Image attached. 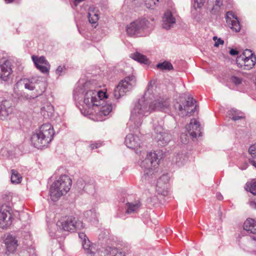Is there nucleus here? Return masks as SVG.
Listing matches in <instances>:
<instances>
[{"instance_id": "1", "label": "nucleus", "mask_w": 256, "mask_h": 256, "mask_svg": "<svg viewBox=\"0 0 256 256\" xmlns=\"http://www.w3.org/2000/svg\"><path fill=\"white\" fill-rule=\"evenodd\" d=\"M82 101L80 110L84 116L98 114L107 116L112 110V104L103 106L106 93L97 88L91 81L84 83L82 89Z\"/></svg>"}, {"instance_id": "2", "label": "nucleus", "mask_w": 256, "mask_h": 256, "mask_svg": "<svg viewBox=\"0 0 256 256\" xmlns=\"http://www.w3.org/2000/svg\"><path fill=\"white\" fill-rule=\"evenodd\" d=\"M148 102L143 97L138 100L132 111L130 125L132 128H139L142 124V118L146 116L152 111Z\"/></svg>"}, {"instance_id": "3", "label": "nucleus", "mask_w": 256, "mask_h": 256, "mask_svg": "<svg viewBox=\"0 0 256 256\" xmlns=\"http://www.w3.org/2000/svg\"><path fill=\"white\" fill-rule=\"evenodd\" d=\"M140 166L144 170L143 178L150 180L158 176L159 160L157 154L154 152H150L147 154L144 160L140 162Z\"/></svg>"}, {"instance_id": "4", "label": "nucleus", "mask_w": 256, "mask_h": 256, "mask_svg": "<svg viewBox=\"0 0 256 256\" xmlns=\"http://www.w3.org/2000/svg\"><path fill=\"white\" fill-rule=\"evenodd\" d=\"M72 186V180L66 175L61 176L52 184L50 190V196L54 202L57 201L60 196L66 194Z\"/></svg>"}, {"instance_id": "5", "label": "nucleus", "mask_w": 256, "mask_h": 256, "mask_svg": "<svg viewBox=\"0 0 256 256\" xmlns=\"http://www.w3.org/2000/svg\"><path fill=\"white\" fill-rule=\"evenodd\" d=\"M54 134V129H36L31 136V144L38 149L47 148Z\"/></svg>"}, {"instance_id": "6", "label": "nucleus", "mask_w": 256, "mask_h": 256, "mask_svg": "<svg viewBox=\"0 0 256 256\" xmlns=\"http://www.w3.org/2000/svg\"><path fill=\"white\" fill-rule=\"evenodd\" d=\"M16 87L18 88L24 87L26 89L30 90L36 89V92L31 96L32 98H34L42 95L46 90V84L44 82L40 80L37 81L35 78H23L20 80L16 82Z\"/></svg>"}, {"instance_id": "7", "label": "nucleus", "mask_w": 256, "mask_h": 256, "mask_svg": "<svg viewBox=\"0 0 256 256\" xmlns=\"http://www.w3.org/2000/svg\"><path fill=\"white\" fill-rule=\"evenodd\" d=\"M149 22L144 18L136 20L126 27V34L131 36H142L148 33Z\"/></svg>"}, {"instance_id": "8", "label": "nucleus", "mask_w": 256, "mask_h": 256, "mask_svg": "<svg viewBox=\"0 0 256 256\" xmlns=\"http://www.w3.org/2000/svg\"><path fill=\"white\" fill-rule=\"evenodd\" d=\"M56 226L65 231L72 232L83 228L82 222L72 216L62 218L57 222Z\"/></svg>"}, {"instance_id": "9", "label": "nucleus", "mask_w": 256, "mask_h": 256, "mask_svg": "<svg viewBox=\"0 0 256 256\" xmlns=\"http://www.w3.org/2000/svg\"><path fill=\"white\" fill-rule=\"evenodd\" d=\"M136 84V79L134 76H126L122 80L115 88L114 92V96L118 99L121 96L132 90Z\"/></svg>"}, {"instance_id": "10", "label": "nucleus", "mask_w": 256, "mask_h": 256, "mask_svg": "<svg viewBox=\"0 0 256 256\" xmlns=\"http://www.w3.org/2000/svg\"><path fill=\"white\" fill-rule=\"evenodd\" d=\"M236 63L238 66L244 70H250L256 64V56L248 50H246L236 59Z\"/></svg>"}, {"instance_id": "11", "label": "nucleus", "mask_w": 256, "mask_h": 256, "mask_svg": "<svg viewBox=\"0 0 256 256\" xmlns=\"http://www.w3.org/2000/svg\"><path fill=\"white\" fill-rule=\"evenodd\" d=\"M178 114L181 116L191 115L195 111H197L196 101L192 97L188 96L184 103L182 104L177 103L174 106Z\"/></svg>"}, {"instance_id": "12", "label": "nucleus", "mask_w": 256, "mask_h": 256, "mask_svg": "<svg viewBox=\"0 0 256 256\" xmlns=\"http://www.w3.org/2000/svg\"><path fill=\"white\" fill-rule=\"evenodd\" d=\"M10 206L2 205L0 209V228H6L12 224V215Z\"/></svg>"}, {"instance_id": "13", "label": "nucleus", "mask_w": 256, "mask_h": 256, "mask_svg": "<svg viewBox=\"0 0 256 256\" xmlns=\"http://www.w3.org/2000/svg\"><path fill=\"white\" fill-rule=\"evenodd\" d=\"M13 72L11 62L8 60L0 62V80L8 81Z\"/></svg>"}, {"instance_id": "14", "label": "nucleus", "mask_w": 256, "mask_h": 256, "mask_svg": "<svg viewBox=\"0 0 256 256\" xmlns=\"http://www.w3.org/2000/svg\"><path fill=\"white\" fill-rule=\"evenodd\" d=\"M150 106L152 110L166 112L170 110V102L166 98L160 96L150 104Z\"/></svg>"}, {"instance_id": "15", "label": "nucleus", "mask_w": 256, "mask_h": 256, "mask_svg": "<svg viewBox=\"0 0 256 256\" xmlns=\"http://www.w3.org/2000/svg\"><path fill=\"white\" fill-rule=\"evenodd\" d=\"M32 60L36 68L42 73H48L50 68V65L45 57L41 56L38 57L33 56Z\"/></svg>"}, {"instance_id": "16", "label": "nucleus", "mask_w": 256, "mask_h": 256, "mask_svg": "<svg viewBox=\"0 0 256 256\" xmlns=\"http://www.w3.org/2000/svg\"><path fill=\"white\" fill-rule=\"evenodd\" d=\"M228 26L233 31L238 32L240 30V22L237 16L232 12H228L225 16Z\"/></svg>"}, {"instance_id": "17", "label": "nucleus", "mask_w": 256, "mask_h": 256, "mask_svg": "<svg viewBox=\"0 0 256 256\" xmlns=\"http://www.w3.org/2000/svg\"><path fill=\"white\" fill-rule=\"evenodd\" d=\"M82 247L87 256H99L101 250H98L96 244H91L89 240L82 241Z\"/></svg>"}, {"instance_id": "18", "label": "nucleus", "mask_w": 256, "mask_h": 256, "mask_svg": "<svg viewBox=\"0 0 256 256\" xmlns=\"http://www.w3.org/2000/svg\"><path fill=\"white\" fill-rule=\"evenodd\" d=\"M12 112V104L10 101L4 100L0 101V119L4 120Z\"/></svg>"}, {"instance_id": "19", "label": "nucleus", "mask_w": 256, "mask_h": 256, "mask_svg": "<svg viewBox=\"0 0 256 256\" xmlns=\"http://www.w3.org/2000/svg\"><path fill=\"white\" fill-rule=\"evenodd\" d=\"M170 180V177L167 174H162L157 180L156 190L158 194L162 195L167 194L168 183Z\"/></svg>"}, {"instance_id": "20", "label": "nucleus", "mask_w": 256, "mask_h": 256, "mask_svg": "<svg viewBox=\"0 0 256 256\" xmlns=\"http://www.w3.org/2000/svg\"><path fill=\"white\" fill-rule=\"evenodd\" d=\"M175 23L176 18L172 12L170 10L166 11L162 16V28L166 30H169L173 26Z\"/></svg>"}, {"instance_id": "21", "label": "nucleus", "mask_w": 256, "mask_h": 256, "mask_svg": "<svg viewBox=\"0 0 256 256\" xmlns=\"http://www.w3.org/2000/svg\"><path fill=\"white\" fill-rule=\"evenodd\" d=\"M124 142L128 148L134 150L137 149L140 146L139 138L132 134H129L126 136Z\"/></svg>"}, {"instance_id": "22", "label": "nucleus", "mask_w": 256, "mask_h": 256, "mask_svg": "<svg viewBox=\"0 0 256 256\" xmlns=\"http://www.w3.org/2000/svg\"><path fill=\"white\" fill-rule=\"evenodd\" d=\"M188 134L192 138H196L198 135V137L202 136L200 129H186V132H182L180 135V140L182 143L185 144L188 142Z\"/></svg>"}, {"instance_id": "23", "label": "nucleus", "mask_w": 256, "mask_h": 256, "mask_svg": "<svg viewBox=\"0 0 256 256\" xmlns=\"http://www.w3.org/2000/svg\"><path fill=\"white\" fill-rule=\"evenodd\" d=\"M99 256H125V253L121 250H118L114 246H108L102 248L100 254L98 253Z\"/></svg>"}, {"instance_id": "24", "label": "nucleus", "mask_w": 256, "mask_h": 256, "mask_svg": "<svg viewBox=\"0 0 256 256\" xmlns=\"http://www.w3.org/2000/svg\"><path fill=\"white\" fill-rule=\"evenodd\" d=\"M17 240L15 238L12 236H8L6 238L4 243L6 246V254L8 255L10 254L14 253L18 246Z\"/></svg>"}, {"instance_id": "25", "label": "nucleus", "mask_w": 256, "mask_h": 256, "mask_svg": "<svg viewBox=\"0 0 256 256\" xmlns=\"http://www.w3.org/2000/svg\"><path fill=\"white\" fill-rule=\"evenodd\" d=\"M170 135L166 132L164 129H158L155 139L158 142H160V144L166 145L170 141Z\"/></svg>"}, {"instance_id": "26", "label": "nucleus", "mask_w": 256, "mask_h": 256, "mask_svg": "<svg viewBox=\"0 0 256 256\" xmlns=\"http://www.w3.org/2000/svg\"><path fill=\"white\" fill-rule=\"evenodd\" d=\"M141 207V204L138 200L132 202H127L126 204V213L134 214L138 213Z\"/></svg>"}, {"instance_id": "27", "label": "nucleus", "mask_w": 256, "mask_h": 256, "mask_svg": "<svg viewBox=\"0 0 256 256\" xmlns=\"http://www.w3.org/2000/svg\"><path fill=\"white\" fill-rule=\"evenodd\" d=\"M228 117L232 118L234 121L238 120H245L244 114L240 110H236L234 108H232L228 112Z\"/></svg>"}, {"instance_id": "28", "label": "nucleus", "mask_w": 256, "mask_h": 256, "mask_svg": "<svg viewBox=\"0 0 256 256\" xmlns=\"http://www.w3.org/2000/svg\"><path fill=\"white\" fill-rule=\"evenodd\" d=\"M88 18L89 22L96 28L97 26L96 23L99 19L98 12L94 8H90L88 10Z\"/></svg>"}, {"instance_id": "29", "label": "nucleus", "mask_w": 256, "mask_h": 256, "mask_svg": "<svg viewBox=\"0 0 256 256\" xmlns=\"http://www.w3.org/2000/svg\"><path fill=\"white\" fill-rule=\"evenodd\" d=\"M244 228L247 232L256 234V220L252 218L247 219L244 224Z\"/></svg>"}, {"instance_id": "30", "label": "nucleus", "mask_w": 256, "mask_h": 256, "mask_svg": "<svg viewBox=\"0 0 256 256\" xmlns=\"http://www.w3.org/2000/svg\"><path fill=\"white\" fill-rule=\"evenodd\" d=\"M54 113V108L52 105L48 104L41 110V114L46 118H51Z\"/></svg>"}, {"instance_id": "31", "label": "nucleus", "mask_w": 256, "mask_h": 256, "mask_svg": "<svg viewBox=\"0 0 256 256\" xmlns=\"http://www.w3.org/2000/svg\"><path fill=\"white\" fill-rule=\"evenodd\" d=\"M186 160V157L183 153H178L172 158V162L180 166L184 165Z\"/></svg>"}, {"instance_id": "32", "label": "nucleus", "mask_w": 256, "mask_h": 256, "mask_svg": "<svg viewBox=\"0 0 256 256\" xmlns=\"http://www.w3.org/2000/svg\"><path fill=\"white\" fill-rule=\"evenodd\" d=\"M131 58L140 63L147 64L148 62V59L145 56L138 52L132 54Z\"/></svg>"}, {"instance_id": "33", "label": "nucleus", "mask_w": 256, "mask_h": 256, "mask_svg": "<svg viewBox=\"0 0 256 256\" xmlns=\"http://www.w3.org/2000/svg\"><path fill=\"white\" fill-rule=\"evenodd\" d=\"M223 0H208L209 5L212 6V10L218 11L220 6H222Z\"/></svg>"}, {"instance_id": "34", "label": "nucleus", "mask_w": 256, "mask_h": 256, "mask_svg": "<svg viewBox=\"0 0 256 256\" xmlns=\"http://www.w3.org/2000/svg\"><path fill=\"white\" fill-rule=\"evenodd\" d=\"M11 182L13 184H18L20 183L22 180V176L18 173V172L14 170H11Z\"/></svg>"}, {"instance_id": "35", "label": "nucleus", "mask_w": 256, "mask_h": 256, "mask_svg": "<svg viewBox=\"0 0 256 256\" xmlns=\"http://www.w3.org/2000/svg\"><path fill=\"white\" fill-rule=\"evenodd\" d=\"M156 66L160 70H170L173 68L172 64L166 61L163 62L158 63Z\"/></svg>"}, {"instance_id": "36", "label": "nucleus", "mask_w": 256, "mask_h": 256, "mask_svg": "<svg viewBox=\"0 0 256 256\" xmlns=\"http://www.w3.org/2000/svg\"><path fill=\"white\" fill-rule=\"evenodd\" d=\"M247 187L252 194L256 195V178L253 179L250 182L248 183Z\"/></svg>"}, {"instance_id": "37", "label": "nucleus", "mask_w": 256, "mask_h": 256, "mask_svg": "<svg viewBox=\"0 0 256 256\" xmlns=\"http://www.w3.org/2000/svg\"><path fill=\"white\" fill-rule=\"evenodd\" d=\"M204 126L198 119L192 118L191 120L188 128H199Z\"/></svg>"}, {"instance_id": "38", "label": "nucleus", "mask_w": 256, "mask_h": 256, "mask_svg": "<svg viewBox=\"0 0 256 256\" xmlns=\"http://www.w3.org/2000/svg\"><path fill=\"white\" fill-rule=\"evenodd\" d=\"M144 6L148 8L154 9L156 5V3L158 2L159 0H143Z\"/></svg>"}, {"instance_id": "39", "label": "nucleus", "mask_w": 256, "mask_h": 256, "mask_svg": "<svg viewBox=\"0 0 256 256\" xmlns=\"http://www.w3.org/2000/svg\"><path fill=\"white\" fill-rule=\"evenodd\" d=\"M205 2V0H194V10L192 12L194 13V10H196L197 8H201Z\"/></svg>"}, {"instance_id": "40", "label": "nucleus", "mask_w": 256, "mask_h": 256, "mask_svg": "<svg viewBox=\"0 0 256 256\" xmlns=\"http://www.w3.org/2000/svg\"><path fill=\"white\" fill-rule=\"evenodd\" d=\"M248 152L250 155L253 157L256 158V144L252 145L248 149Z\"/></svg>"}, {"instance_id": "41", "label": "nucleus", "mask_w": 256, "mask_h": 256, "mask_svg": "<svg viewBox=\"0 0 256 256\" xmlns=\"http://www.w3.org/2000/svg\"><path fill=\"white\" fill-rule=\"evenodd\" d=\"M230 80L232 82L234 83L235 84L238 85V84H241L242 80V78H238V76H232L230 78Z\"/></svg>"}, {"instance_id": "42", "label": "nucleus", "mask_w": 256, "mask_h": 256, "mask_svg": "<svg viewBox=\"0 0 256 256\" xmlns=\"http://www.w3.org/2000/svg\"><path fill=\"white\" fill-rule=\"evenodd\" d=\"M213 40L215 42L214 46L216 47H218L220 44L222 45L224 42V40L220 38H218L216 36L213 37Z\"/></svg>"}, {"instance_id": "43", "label": "nucleus", "mask_w": 256, "mask_h": 256, "mask_svg": "<svg viewBox=\"0 0 256 256\" xmlns=\"http://www.w3.org/2000/svg\"><path fill=\"white\" fill-rule=\"evenodd\" d=\"M66 70V68L64 66H58V68H57L56 72L57 74H58V76H60L62 74V72H64V70Z\"/></svg>"}, {"instance_id": "44", "label": "nucleus", "mask_w": 256, "mask_h": 256, "mask_svg": "<svg viewBox=\"0 0 256 256\" xmlns=\"http://www.w3.org/2000/svg\"><path fill=\"white\" fill-rule=\"evenodd\" d=\"M228 49H230L229 53L231 56H234L239 54L238 51L236 49L230 48H228Z\"/></svg>"}, {"instance_id": "45", "label": "nucleus", "mask_w": 256, "mask_h": 256, "mask_svg": "<svg viewBox=\"0 0 256 256\" xmlns=\"http://www.w3.org/2000/svg\"><path fill=\"white\" fill-rule=\"evenodd\" d=\"M158 124H154V128H160L164 126V121L162 120H160V121L158 120Z\"/></svg>"}, {"instance_id": "46", "label": "nucleus", "mask_w": 256, "mask_h": 256, "mask_svg": "<svg viewBox=\"0 0 256 256\" xmlns=\"http://www.w3.org/2000/svg\"><path fill=\"white\" fill-rule=\"evenodd\" d=\"M79 238L82 240H88L86 235L84 233L81 232L78 234Z\"/></svg>"}, {"instance_id": "47", "label": "nucleus", "mask_w": 256, "mask_h": 256, "mask_svg": "<svg viewBox=\"0 0 256 256\" xmlns=\"http://www.w3.org/2000/svg\"><path fill=\"white\" fill-rule=\"evenodd\" d=\"M101 144L99 143L92 144L90 145L92 149L96 148L100 146Z\"/></svg>"}, {"instance_id": "48", "label": "nucleus", "mask_w": 256, "mask_h": 256, "mask_svg": "<svg viewBox=\"0 0 256 256\" xmlns=\"http://www.w3.org/2000/svg\"><path fill=\"white\" fill-rule=\"evenodd\" d=\"M42 126L43 127V128H44L45 127H48V128H53V126H52L51 124L50 123H45L43 124Z\"/></svg>"}, {"instance_id": "49", "label": "nucleus", "mask_w": 256, "mask_h": 256, "mask_svg": "<svg viewBox=\"0 0 256 256\" xmlns=\"http://www.w3.org/2000/svg\"><path fill=\"white\" fill-rule=\"evenodd\" d=\"M250 205L252 208L256 210V203L254 202L250 201Z\"/></svg>"}, {"instance_id": "50", "label": "nucleus", "mask_w": 256, "mask_h": 256, "mask_svg": "<svg viewBox=\"0 0 256 256\" xmlns=\"http://www.w3.org/2000/svg\"><path fill=\"white\" fill-rule=\"evenodd\" d=\"M216 198L218 200H222V198H223L222 195L220 193V192L216 193Z\"/></svg>"}, {"instance_id": "51", "label": "nucleus", "mask_w": 256, "mask_h": 256, "mask_svg": "<svg viewBox=\"0 0 256 256\" xmlns=\"http://www.w3.org/2000/svg\"><path fill=\"white\" fill-rule=\"evenodd\" d=\"M84 0H74V4L76 6H78L80 2L84 1Z\"/></svg>"}, {"instance_id": "52", "label": "nucleus", "mask_w": 256, "mask_h": 256, "mask_svg": "<svg viewBox=\"0 0 256 256\" xmlns=\"http://www.w3.org/2000/svg\"><path fill=\"white\" fill-rule=\"evenodd\" d=\"M78 91V90H74V96L75 100H76L77 98L78 99V95L76 94V92H77Z\"/></svg>"}, {"instance_id": "53", "label": "nucleus", "mask_w": 256, "mask_h": 256, "mask_svg": "<svg viewBox=\"0 0 256 256\" xmlns=\"http://www.w3.org/2000/svg\"><path fill=\"white\" fill-rule=\"evenodd\" d=\"M218 216L220 217V220L222 221V212L221 211H220L218 212Z\"/></svg>"}, {"instance_id": "54", "label": "nucleus", "mask_w": 256, "mask_h": 256, "mask_svg": "<svg viewBox=\"0 0 256 256\" xmlns=\"http://www.w3.org/2000/svg\"><path fill=\"white\" fill-rule=\"evenodd\" d=\"M250 163L253 165L256 166V162L254 160L250 161Z\"/></svg>"}, {"instance_id": "55", "label": "nucleus", "mask_w": 256, "mask_h": 256, "mask_svg": "<svg viewBox=\"0 0 256 256\" xmlns=\"http://www.w3.org/2000/svg\"><path fill=\"white\" fill-rule=\"evenodd\" d=\"M6 3H11L14 0H4Z\"/></svg>"}, {"instance_id": "56", "label": "nucleus", "mask_w": 256, "mask_h": 256, "mask_svg": "<svg viewBox=\"0 0 256 256\" xmlns=\"http://www.w3.org/2000/svg\"><path fill=\"white\" fill-rule=\"evenodd\" d=\"M228 1L229 3L230 4L232 2V0H227Z\"/></svg>"}, {"instance_id": "57", "label": "nucleus", "mask_w": 256, "mask_h": 256, "mask_svg": "<svg viewBox=\"0 0 256 256\" xmlns=\"http://www.w3.org/2000/svg\"><path fill=\"white\" fill-rule=\"evenodd\" d=\"M146 95H147V94H146H146H144V96H146Z\"/></svg>"}, {"instance_id": "58", "label": "nucleus", "mask_w": 256, "mask_h": 256, "mask_svg": "<svg viewBox=\"0 0 256 256\" xmlns=\"http://www.w3.org/2000/svg\"><path fill=\"white\" fill-rule=\"evenodd\" d=\"M253 239H254V240H256V238H253Z\"/></svg>"}]
</instances>
